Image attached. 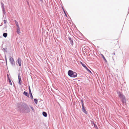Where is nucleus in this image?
I'll list each match as a JSON object with an SVG mask.
<instances>
[{"mask_svg":"<svg viewBox=\"0 0 129 129\" xmlns=\"http://www.w3.org/2000/svg\"><path fill=\"white\" fill-rule=\"evenodd\" d=\"M4 22L5 24H6L7 22V20H4Z\"/></svg>","mask_w":129,"mask_h":129,"instance_id":"21","label":"nucleus"},{"mask_svg":"<svg viewBox=\"0 0 129 129\" xmlns=\"http://www.w3.org/2000/svg\"><path fill=\"white\" fill-rule=\"evenodd\" d=\"M21 61L22 60L21 58L19 57H18L17 61V63L18 64L19 66H21Z\"/></svg>","mask_w":129,"mask_h":129,"instance_id":"4","label":"nucleus"},{"mask_svg":"<svg viewBox=\"0 0 129 129\" xmlns=\"http://www.w3.org/2000/svg\"><path fill=\"white\" fill-rule=\"evenodd\" d=\"M68 39L69 40L70 44L72 46H73V39L70 37H68Z\"/></svg>","mask_w":129,"mask_h":129,"instance_id":"6","label":"nucleus"},{"mask_svg":"<svg viewBox=\"0 0 129 129\" xmlns=\"http://www.w3.org/2000/svg\"><path fill=\"white\" fill-rule=\"evenodd\" d=\"M17 32L18 34H19L20 33V29H17Z\"/></svg>","mask_w":129,"mask_h":129,"instance_id":"19","label":"nucleus"},{"mask_svg":"<svg viewBox=\"0 0 129 129\" xmlns=\"http://www.w3.org/2000/svg\"><path fill=\"white\" fill-rule=\"evenodd\" d=\"M31 109H32V110L33 111H34V109L33 108V107H31Z\"/></svg>","mask_w":129,"mask_h":129,"instance_id":"24","label":"nucleus"},{"mask_svg":"<svg viewBox=\"0 0 129 129\" xmlns=\"http://www.w3.org/2000/svg\"><path fill=\"white\" fill-rule=\"evenodd\" d=\"M7 78L8 79H10L9 77V75L8 74H7Z\"/></svg>","mask_w":129,"mask_h":129,"instance_id":"23","label":"nucleus"},{"mask_svg":"<svg viewBox=\"0 0 129 129\" xmlns=\"http://www.w3.org/2000/svg\"><path fill=\"white\" fill-rule=\"evenodd\" d=\"M34 102H35V103L36 104H37V102H38L37 100L36 99H34Z\"/></svg>","mask_w":129,"mask_h":129,"instance_id":"15","label":"nucleus"},{"mask_svg":"<svg viewBox=\"0 0 129 129\" xmlns=\"http://www.w3.org/2000/svg\"><path fill=\"white\" fill-rule=\"evenodd\" d=\"M118 96L122 100L123 102L125 103L126 102V100L125 96L123 95L122 93L119 92L118 93Z\"/></svg>","mask_w":129,"mask_h":129,"instance_id":"2","label":"nucleus"},{"mask_svg":"<svg viewBox=\"0 0 129 129\" xmlns=\"http://www.w3.org/2000/svg\"><path fill=\"white\" fill-rule=\"evenodd\" d=\"M43 115L45 117H47V114L46 112H43Z\"/></svg>","mask_w":129,"mask_h":129,"instance_id":"12","label":"nucleus"},{"mask_svg":"<svg viewBox=\"0 0 129 129\" xmlns=\"http://www.w3.org/2000/svg\"><path fill=\"white\" fill-rule=\"evenodd\" d=\"M14 21H15V24H16V26H18V25H18V22H17V21L15 20H14Z\"/></svg>","mask_w":129,"mask_h":129,"instance_id":"18","label":"nucleus"},{"mask_svg":"<svg viewBox=\"0 0 129 129\" xmlns=\"http://www.w3.org/2000/svg\"><path fill=\"white\" fill-rule=\"evenodd\" d=\"M81 63L82 66L84 67L85 69H86L88 71H89V69L86 67L85 64L82 62H81Z\"/></svg>","mask_w":129,"mask_h":129,"instance_id":"9","label":"nucleus"},{"mask_svg":"<svg viewBox=\"0 0 129 129\" xmlns=\"http://www.w3.org/2000/svg\"><path fill=\"white\" fill-rule=\"evenodd\" d=\"M68 75L71 77L75 78L77 76V73L71 70H69L68 72Z\"/></svg>","mask_w":129,"mask_h":129,"instance_id":"1","label":"nucleus"},{"mask_svg":"<svg viewBox=\"0 0 129 129\" xmlns=\"http://www.w3.org/2000/svg\"><path fill=\"white\" fill-rule=\"evenodd\" d=\"M8 34L6 33H4L3 34V36L5 38H6L7 37Z\"/></svg>","mask_w":129,"mask_h":129,"instance_id":"13","label":"nucleus"},{"mask_svg":"<svg viewBox=\"0 0 129 129\" xmlns=\"http://www.w3.org/2000/svg\"><path fill=\"white\" fill-rule=\"evenodd\" d=\"M89 73H90L92 74L91 72L89 70Z\"/></svg>","mask_w":129,"mask_h":129,"instance_id":"26","label":"nucleus"},{"mask_svg":"<svg viewBox=\"0 0 129 129\" xmlns=\"http://www.w3.org/2000/svg\"><path fill=\"white\" fill-rule=\"evenodd\" d=\"M101 55L102 56L104 60L105 61V62H107V60H106V58H105V57H104L103 55L102 54H101Z\"/></svg>","mask_w":129,"mask_h":129,"instance_id":"14","label":"nucleus"},{"mask_svg":"<svg viewBox=\"0 0 129 129\" xmlns=\"http://www.w3.org/2000/svg\"><path fill=\"white\" fill-rule=\"evenodd\" d=\"M5 58H6V62L7 63V59H6V56H5Z\"/></svg>","mask_w":129,"mask_h":129,"instance_id":"27","label":"nucleus"},{"mask_svg":"<svg viewBox=\"0 0 129 129\" xmlns=\"http://www.w3.org/2000/svg\"><path fill=\"white\" fill-rule=\"evenodd\" d=\"M63 10L64 11V14H65V13H66L65 12V11L63 8Z\"/></svg>","mask_w":129,"mask_h":129,"instance_id":"25","label":"nucleus"},{"mask_svg":"<svg viewBox=\"0 0 129 129\" xmlns=\"http://www.w3.org/2000/svg\"><path fill=\"white\" fill-rule=\"evenodd\" d=\"M83 105H82V110L86 114L87 113V112L86 111V110L84 108V107Z\"/></svg>","mask_w":129,"mask_h":129,"instance_id":"11","label":"nucleus"},{"mask_svg":"<svg viewBox=\"0 0 129 129\" xmlns=\"http://www.w3.org/2000/svg\"><path fill=\"white\" fill-rule=\"evenodd\" d=\"M65 15L67 17V16L66 14L65 13Z\"/></svg>","mask_w":129,"mask_h":129,"instance_id":"28","label":"nucleus"},{"mask_svg":"<svg viewBox=\"0 0 129 129\" xmlns=\"http://www.w3.org/2000/svg\"><path fill=\"white\" fill-rule=\"evenodd\" d=\"M1 5L2 11L4 13V14H5L6 13L5 12V9L4 8L5 6L4 5L3 3H2Z\"/></svg>","mask_w":129,"mask_h":129,"instance_id":"5","label":"nucleus"},{"mask_svg":"<svg viewBox=\"0 0 129 129\" xmlns=\"http://www.w3.org/2000/svg\"><path fill=\"white\" fill-rule=\"evenodd\" d=\"M17 26V29H20V28H19V25H18V26Z\"/></svg>","mask_w":129,"mask_h":129,"instance_id":"22","label":"nucleus"},{"mask_svg":"<svg viewBox=\"0 0 129 129\" xmlns=\"http://www.w3.org/2000/svg\"><path fill=\"white\" fill-rule=\"evenodd\" d=\"M28 88H29V93L30 95V98L31 99H33V96L32 94L31 93V91L30 89V87L29 86Z\"/></svg>","mask_w":129,"mask_h":129,"instance_id":"7","label":"nucleus"},{"mask_svg":"<svg viewBox=\"0 0 129 129\" xmlns=\"http://www.w3.org/2000/svg\"><path fill=\"white\" fill-rule=\"evenodd\" d=\"M9 60L11 64L15 65V62L13 58L11 56H10L9 57Z\"/></svg>","mask_w":129,"mask_h":129,"instance_id":"3","label":"nucleus"},{"mask_svg":"<svg viewBox=\"0 0 129 129\" xmlns=\"http://www.w3.org/2000/svg\"><path fill=\"white\" fill-rule=\"evenodd\" d=\"M80 102L82 105H84L83 101V100H80Z\"/></svg>","mask_w":129,"mask_h":129,"instance_id":"16","label":"nucleus"},{"mask_svg":"<svg viewBox=\"0 0 129 129\" xmlns=\"http://www.w3.org/2000/svg\"><path fill=\"white\" fill-rule=\"evenodd\" d=\"M18 80L19 81V84L20 85H21L22 81L21 80V78L20 76V75L19 74L18 75Z\"/></svg>","mask_w":129,"mask_h":129,"instance_id":"8","label":"nucleus"},{"mask_svg":"<svg viewBox=\"0 0 129 129\" xmlns=\"http://www.w3.org/2000/svg\"><path fill=\"white\" fill-rule=\"evenodd\" d=\"M114 55H115V53H114Z\"/></svg>","mask_w":129,"mask_h":129,"instance_id":"29","label":"nucleus"},{"mask_svg":"<svg viewBox=\"0 0 129 129\" xmlns=\"http://www.w3.org/2000/svg\"><path fill=\"white\" fill-rule=\"evenodd\" d=\"M8 80H9V83L11 85H12V82H11V80H10V79H8Z\"/></svg>","mask_w":129,"mask_h":129,"instance_id":"20","label":"nucleus"},{"mask_svg":"<svg viewBox=\"0 0 129 129\" xmlns=\"http://www.w3.org/2000/svg\"><path fill=\"white\" fill-rule=\"evenodd\" d=\"M92 124L94 125V127L95 128H96V129L97 128V126L93 122L92 123Z\"/></svg>","mask_w":129,"mask_h":129,"instance_id":"17","label":"nucleus"},{"mask_svg":"<svg viewBox=\"0 0 129 129\" xmlns=\"http://www.w3.org/2000/svg\"><path fill=\"white\" fill-rule=\"evenodd\" d=\"M23 94L25 95V96H27L29 97V94L27 92L24 91L23 93Z\"/></svg>","mask_w":129,"mask_h":129,"instance_id":"10","label":"nucleus"}]
</instances>
